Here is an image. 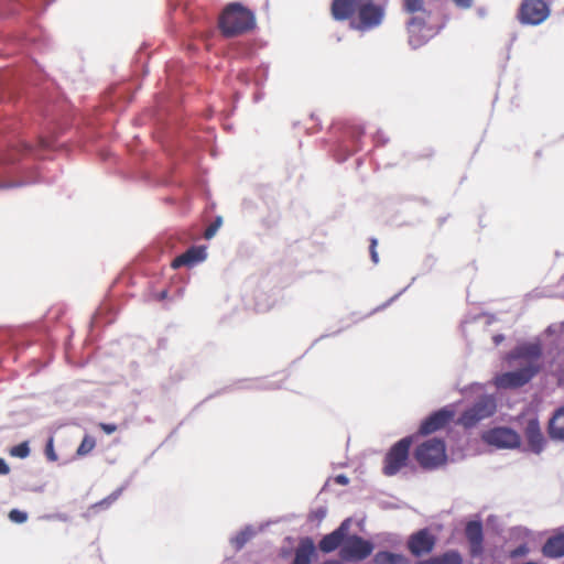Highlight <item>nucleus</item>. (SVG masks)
I'll return each instance as SVG.
<instances>
[{
  "label": "nucleus",
  "instance_id": "f257e3e1",
  "mask_svg": "<svg viewBox=\"0 0 564 564\" xmlns=\"http://www.w3.org/2000/svg\"><path fill=\"white\" fill-rule=\"evenodd\" d=\"M542 348L540 344H524L516 347L509 355L510 360H519L520 368L503 372L495 378L496 387L516 389L527 384L542 369Z\"/></svg>",
  "mask_w": 564,
  "mask_h": 564
},
{
  "label": "nucleus",
  "instance_id": "f03ea898",
  "mask_svg": "<svg viewBox=\"0 0 564 564\" xmlns=\"http://www.w3.org/2000/svg\"><path fill=\"white\" fill-rule=\"evenodd\" d=\"M433 0H403L402 9L410 14L406 22L409 43L417 48L433 37L442 28L434 23L431 3Z\"/></svg>",
  "mask_w": 564,
  "mask_h": 564
},
{
  "label": "nucleus",
  "instance_id": "7ed1b4c3",
  "mask_svg": "<svg viewBox=\"0 0 564 564\" xmlns=\"http://www.w3.org/2000/svg\"><path fill=\"white\" fill-rule=\"evenodd\" d=\"M256 25L253 13L239 3L229 4L219 19V28L224 35L235 36L252 30Z\"/></svg>",
  "mask_w": 564,
  "mask_h": 564
},
{
  "label": "nucleus",
  "instance_id": "20e7f679",
  "mask_svg": "<svg viewBox=\"0 0 564 564\" xmlns=\"http://www.w3.org/2000/svg\"><path fill=\"white\" fill-rule=\"evenodd\" d=\"M414 458L424 469H435L447 460L446 446L443 440L433 438L419 445Z\"/></svg>",
  "mask_w": 564,
  "mask_h": 564
},
{
  "label": "nucleus",
  "instance_id": "39448f33",
  "mask_svg": "<svg viewBox=\"0 0 564 564\" xmlns=\"http://www.w3.org/2000/svg\"><path fill=\"white\" fill-rule=\"evenodd\" d=\"M386 8L373 0H362L351 28L358 31H369L378 28L384 19Z\"/></svg>",
  "mask_w": 564,
  "mask_h": 564
},
{
  "label": "nucleus",
  "instance_id": "423d86ee",
  "mask_svg": "<svg viewBox=\"0 0 564 564\" xmlns=\"http://www.w3.org/2000/svg\"><path fill=\"white\" fill-rule=\"evenodd\" d=\"M412 442L411 436L403 437L388 451L383 459V475L394 476L406 466Z\"/></svg>",
  "mask_w": 564,
  "mask_h": 564
},
{
  "label": "nucleus",
  "instance_id": "0eeeda50",
  "mask_svg": "<svg viewBox=\"0 0 564 564\" xmlns=\"http://www.w3.org/2000/svg\"><path fill=\"white\" fill-rule=\"evenodd\" d=\"M496 410L495 399L490 395H482L460 414L457 423L466 429L473 427L478 422L494 415Z\"/></svg>",
  "mask_w": 564,
  "mask_h": 564
},
{
  "label": "nucleus",
  "instance_id": "6e6552de",
  "mask_svg": "<svg viewBox=\"0 0 564 564\" xmlns=\"http://www.w3.org/2000/svg\"><path fill=\"white\" fill-rule=\"evenodd\" d=\"M551 13L550 4L545 0H522L517 18L521 24L539 25Z\"/></svg>",
  "mask_w": 564,
  "mask_h": 564
},
{
  "label": "nucleus",
  "instance_id": "1a4fd4ad",
  "mask_svg": "<svg viewBox=\"0 0 564 564\" xmlns=\"http://www.w3.org/2000/svg\"><path fill=\"white\" fill-rule=\"evenodd\" d=\"M437 538L429 528L420 529L408 538L406 549L414 557L430 555L436 546Z\"/></svg>",
  "mask_w": 564,
  "mask_h": 564
},
{
  "label": "nucleus",
  "instance_id": "9d476101",
  "mask_svg": "<svg viewBox=\"0 0 564 564\" xmlns=\"http://www.w3.org/2000/svg\"><path fill=\"white\" fill-rule=\"evenodd\" d=\"M372 551L373 545L371 542L354 534L345 539L339 554L344 561L351 562L367 558Z\"/></svg>",
  "mask_w": 564,
  "mask_h": 564
},
{
  "label": "nucleus",
  "instance_id": "9b49d317",
  "mask_svg": "<svg viewBox=\"0 0 564 564\" xmlns=\"http://www.w3.org/2000/svg\"><path fill=\"white\" fill-rule=\"evenodd\" d=\"M482 440L498 448H517L520 446V435L510 427H494L482 435Z\"/></svg>",
  "mask_w": 564,
  "mask_h": 564
},
{
  "label": "nucleus",
  "instance_id": "f8f14e48",
  "mask_svg": "<svg viewBox=\"0 0 564 564\" xmlns=\"http://www.w3.org/2000/svg\"><path fill=\"white\" fill-rule=\"evenodd\" d=\"M454 416L455 412L453 410L443 408L432 413L421 423L419 434L430 435L437 432L448 425L449 422L453 421Z\"/></svg>",
  "mask_w": 564,
  "mask_h": 564
},
{
  "label": "nucleus",
  "instance_id": "ddd939ff",
  "mask_svg": "<svg viewBox=\"0 0 564 564\" xmlns=\"http://www.w3.org/2000/svg\"><path fill=\"white\" fill-rule=\"evenodd\" d=\"M362 0H333L330 15L335 21H351L355 19Z\"/></svg>",
  "mask_w": 564,
  "mask_h": 564
},
{
  "label": "nucleus",
  "instance_id": "4468645a",
  "mask_svg": "<svg viewBox=\"0 0 564 564\" xmlns=\"http://www.w3.org/2000/svg\"><path fill=\"white\" fill-rule=\"evenodd\" d=\"M349 529V520H345L332 533L326 534L318 543V547L324 553H330L343 545Z\"/></svg>",
  "mask_w": 564,
  "mask_h": 564
},
{
  "label": "nucleus",
  "instance_id": "2eb2a0df",
  "mask_svg": "<svg viewBox=\"0 0 564 564\" xmlns=\"http://www.w3.org/2000/svg\"><path fill=\"white\" fill-rule=\"evenodd\" d=\"M466 538L469 542V553L473 557L479 556L484 551L482 524L479 521H470L465 529Z\"/></svg>",
  "mask_w": 564,
  "mask_h": 564
},
{
  "label": "nucleus",
  "instance_id": "dca6fc26",
  "mask_svg": "<svg viewBox=\"0 0 564 564\" xmlns=\"http://www.w3.org/2000/svg\"><path fill=\"white\" fill-rule=\"evenodd\" d=\"M524 436L527 438L529 447L534 453H540L544 445V437L540 427V423L536 419L528 421L524 429Z\"/></svg>",
  "mask_w": 564,
  "mask_h": 564
},
{
  "label": "nucleus",
  "instance_id": "f3484780",
  "mask_svg": "<svg viewBox=\"0 0 564 564\" xmlns=\"http://www.w3.org/2000/svg\"><path fill=\"white\" fill-rule=\"evenodd\" d=\"M206 257L205 249L202 247H192L186 250L184 253L180 254L172 261V268L178 269L181 267H192L200 261H203Z\"/></svg>",
  "mask_w": 564,
  "mask_h": 564
},
{
  "label": "nucleus",
  "instance_id": "a211bd4d",
  "mask_svg": "<svg viewBox=\"0 0 564 564\" xmlns=\"http://www.w3.org/2000/svg\"><path fill=\"white\" fill-rule=\"evenodd\" d=\"M542 554L550 558L564 556V532L551 535L542 546Z\"/></svg>",
  "mask_w": 564,
  "mask_h": 564
},
{
  "label": "nucleus",
  "instance_id": "6ab92c4d",
  "mask_svg": "<svg viewBox=\"0 0 564 564\" xmlns=\"http://www.w3.org/2000/svg\"><path fill=\"white\" fill-rule=\"evenodd\" d=\"M314 553L315 545L310 538H306L299 544L292 564H311Z\"/></svg>",
  "mask_w": 564,
  "mask_h": 564
},
{
  "label": "nucleus",
  "instance_id": "aec40b11",
  "mask_svg": "<svg viewBox=\"0 0 564 564\" xmlns=\"http://www.w3.org/2000/svg\"><path fill=\"white\" fill-rule=\"evenodd\" d=\"M549 434L553 440L564 441V405L557 409L551 417Z\"/></svg>",
  "mask_w": 564,
  "mask_h": 564
},
{
  "label": "nucleus",
  "instance_id": "412c9836",
  "mask_svg": "<svg viewBox=\"0 0 564 564\" xmlns=\"http://www.w3.org/2000/svg\"><path fill=\"white\" fill-rule=\"evenodd\" d=\"M415 564H463V558L457 551L451 550L441 555L419 561Z\"/></svg>",
  "mask_w": 564,
  "mask_h": 564
},
{
  "label": "nucleus",
  "instance_id": "4be33fe9",
  "mask_svg": "<svg viewBox=\"0 0 564 564\" xmlns=\"http://www.w3.org/2000/svg\"><path fill=\"white\" fill-rule=\"evenodd\" d=\"M373 564H408V558L402 554L380 551L375 555Z\"/></svg>",
  "mask_w": 564,
  "mask_h": 564
},
{
  "label": "nucleus",
  "instance_id": "5701e85b",
  "mask_svg": "<svg viewBox=\"0 0 564 564\" xmlns=\"http://www.w3.org/2000/svg\"><path fill=\"white\" fill-rule=\"evenodd\" d=\"M96 446V442L91 436L86 435L77 448L78 456H85L89 454Z\"/></svg>",
  "mask_w": 564,
  "mask_h": 564
},
{
  "label": "nucleus",
  "instance_id": "b1692460",
  "mask_svg": "<svg viewBox=\"0 0 564 564\" xmlns=\"http://www.w3.org/2000/svg\"><path fill=\"white\" fill-rule=\"evenodd\" d=\"M10 455L18 458H25L30 455V447L28 442H22L10 449Z\"/></svg>",
  "mask_w": 564,
  "mask_h": 564
},
{
  "label": "nucleus",
  "instance_id": "393cba45",
  "mask_svg": "<svg viewBox=\"0 0 564 564\" xmlns=\"http://www.w3.org/2000/svg\"><path fill=\"white\" fill-rule=\"evenodd\" d=\"M120 494H121L120 489L113 491L111 495H109L105 499L94 503L91 506V509H105V508H108L110 505H112L119 498Z\"/></svg>",
  "mask_w": 564,
  "mask_h": 564
},
{
  "label": "nucleus",
  "instance_id": "a878e982",
  "mask_svg": "<svg viewBox=\"0 0 564 564\" xmlns=\"http://www.w3.org/2000/svg\"><path fill=\"white\" fill-rule=\"evenodd\" d=\"M253 532L249 529L239 532L234 539V545L236 549H242L245 544L251 539Z\"/></svg>",
  "mask_w": 564,
  "mask_h": 564
},
{
  "label": "nucleus",
  "instance_id": "bb28decb",
  "mask_svg": "<svg viewBox=\"0 0 564 564\" xmlns=\"http://www.w3.org/2000/svg\"><path fill=\"white\" fill-rule=\"evenodd\" d=\"M9 519L12 521V522H15V523H23L26 521L28 519V514L21 510H18V509H12L10 512H9Z\"/></svg>",
  "mask_w": 564,
  "mask_h": 564
},
{
  "label": "nucleus",
  "instance_id": "cd10ccee",
  "mask_svg": "<svg viewBox=\"0 0 564 564\" xmlns=\"http://www.w3.org/2000/svg\"><path fill=\"white\" fill-rule=\"evenodd\" d=\"M45 455H46L47 459L51 462L57 460V455L54 451L53 437H50V440L46 443Z\"/></svg>",
  "mask_w": 564,
  "mask_h": 564
},
{
  "label": "nucleus",
  "instance_id": "c85d7f7f",
  "mask_svg": "<svg viewBox=\"0 0 564 564\" xmlns=\"http://www.w3.org/2000/svg\"><path fill=\"white\" fill-rule=\"evenodd\" d=\"M220 224H221V219H220V218H217V220H216V221H214L213 224H210V225L206 228V230H205V234H204L205 238H206V239L212 238V237L216 234V231L218 230V228H219Z\"/></svg>",
  "mask_w": 564,
  "mask_h": 564
},
{
  "label": "nucleus",
  "instance_id": "c756f323",
  "mask_svg": "<svg viewBox=\"0 0 564 564\" xmlns=\"http://www.w3.org/2000/svg\"><path fill=\"white\" fill-rule=\"evenodd\" d=\"M528 553H529V547L527 546V544H521L510 552V557L517 558V557L524 556Z\"/></svg>",
  "mask_w": 564,
  "mask_h": 564
},
{
  "label": "nucleus",
  "instance_id": "7c9ffc66",
  "mask_svg": "<svg viewBox=\"0 0 564 564\" xmlns=\"http://www.w3.org/2000/svg\"><path fill=\"white\" fill-rule=\"evenodd\" d=\"M377 245H378V240L376 238H371L370 239L369 250H370L371 260H372V262L375 264H377L379 262V256H378V252H377Z\"/></svg>",
  "mask_w": 564,
  "mask_h": 564
},
{
  "label": "nucleus",
  "instance_id": "2f4dec72",
  "mask_svg": "<svg viewBox=\"0 0 564 564\" xmlns=\"http://www.w3.org/2000/svg\"><path fill=\"white\" fill-rule=\"evenodd\" d=\"M20 151H21L20 149L10 150V152L3 159H1V162L2 163H13L14 161L18 160Z\"/></svg>",
  "mask_w": 564,
  "mask_h": 564
},
{
  "label": "nucleus",
  "instance_id": "473e14b6",
  "mask_svg": "<svg viewBox=\"0 0 564 564\" xmlns=\"http://www.w3.org/2000/svg\"><path fill=\"white\" fill-rule=\"evenodd\" d=\"M99 429L102 430L106 434H112L117 431V425L113 423H99Z\"/></svg>",
  "mask_w": 564,
  "mask_h": 564
},
{
  "label": "nucleus",
  "instance_id": "72a5a7b5",
  "mask_svg": "<svg viewBox=\"0 0 564 564\" xmlns=\"http://www.w3.org/2000/svg\"><path fill=\"white\" fill-rule=\"evenodd\" d=\"M454 4L463 10L470 9L473 7L474 0H452Z\"/></svg>",
  "mask_w": 564,
  "mask_h": 564
},
{
  "label": "nucleus",
  "instance_id": "f704fd0d",
  "mask_svg": "<svg viewBox=\"0 0 564 564\" xmlns=\"http://www.w3.org/2000/svg\"><path fill=\"white\" fill-rule=\"evenodd\" d=\"M554 377L557 380L558 387H564V370H556L554 371Z\"/></svg>",
  "mask_w": 564,
  "mask_h": 564
},
{
  "label": "nucleus",
  "instance_id": "c9c22d12",
  "mask_svg": "<svg viewBox=\"0 0 564 564\" xmlns=\"http://www.w3.org/2000/svg\"><path fill=\"white\" fill-rule=\"evenodd\" d=\"M10 468L3 458H0V475L9 474Z\"/></svg>",
  "mask_w": 564,
  "mask_h": 564
},
{
  "label": "nucleus",
  "instance_id": "e433bc0d",
  "mask_svg": "<svg viewBox=\"0 0 564 564\" xmlns=\"http://www.w3.org/2000/svg\"><path fill=\"white\" fill-rule=\"evenodd\" d=\"M335 482L341 486H346L349 482V479L345 475H337L335 477Z\"/></svg>",
  "mask_w": 564,
  "mask_h": 564
},
{
  "label": "nucleus",
  "instance_id": "4c0bfd02",
  "mask_svg": "<svg viewBox=\"0 0 564 564\" xmlns=\"http://www.w3.org/2000/svg\"><path fill=\"white\" fill-rule=\"evenodd\" d=\"M20 183H4V182H0V189H4V188H11V187H15V186H19Z\"/></svg>",
  "mask_w": 564,
  "mask_h": 564
},
{
  "label": "nucleus",
  "instance_id": "58836bf2",
  "mask_svg": "<svg viewBox=\"0 0 564 564\" xmlns=\"http://www.w3.org/2000/svg\"><path fill=\"white\" fill-rule=\"evenodd\" d=\"M167 297V291L166 290H163L161 291L159 294H158V300L159 301H163Z\"/></svg>",
  "mask_w": 564,
  "mask_h": 564
},
{
  "label": "nucleus",
  "instance_id": "ea45409f",
  "mask_svg": "<svg viewBox=\"0 0 564 564\" xmlns=\"http://www.w3.org/2000/svg\"><path fill=\"white\" fill-rule=\"evenodd\" d=\"M323 564H343V563L340 561H337V560H330V561L324 562Z\"/></svg>",
  "mask_w": 564,
  "mask_h": 564
},
{
  "label": "nucleus",
  "instance_id": "a19ab883",
  "mask_svg": "<svg viewBox=\"0 0 564 564\" xmlns=\"http://www.w3.org/2000/svg\"><path fill=\"white\" fill-rule=\"evenodd\" d=\"M21 147L23 148L24 151H30L31 150L30 145L26 144V143H22Z\"/></svg>",
  "mask_w": 564,
  "mask_h": 564
},
{
  "label": "nucleus",
  "instance_id": "79ce46f5",
  "mask_svg": "<svg viewBox=\"0 0 564 564\" xmlns=\"http://www.w3.org/2000/svg\"><path fill=\"white\" fill-rule=\"evenodd\" d=\"M42 147H47V144L44 141H41Z\"/></svg>",
  "mask_w": 564,
  "mask_h": 564
}]
</instances>
